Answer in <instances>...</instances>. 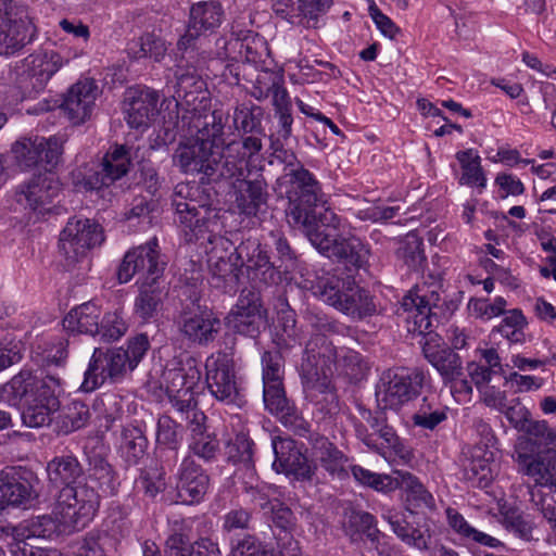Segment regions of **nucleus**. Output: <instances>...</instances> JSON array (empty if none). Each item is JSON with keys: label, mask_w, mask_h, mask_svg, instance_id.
I'll return each mask as SVG.
<instances>
[{"label": "nucleus", "mask_w": 556, "mask_h": 556, "mask_svg": "<svg viewBox=\"0 0 556 556\" xmlns=\"http://www.w3.org/2000/svg\"><path fill=\"white\" fill-rule=\"evenodd\" d=\"M287 216L302 228L318 252L342 263L349 270L365 268L369 249L356 237L339 233L340 218L327 205L319 181L313 174L300 170L291 174Z\"/></svg>", "instance_id": "nucleus-1"}, {"label": "nucleus", "mask_w": 556, "mask_h": 556, "mask_svg": "<svg viewBox=\"0 0 556 556\" xmlns=\"http://www.w3.org/2000/svg\"><path fill=\"white\" fill-rule=\"evenodd\" d=\"M199 187L178 184L173 193L172 205L175 208V222L190 233L189 241L199 240L208 233L207 267L211 275L210 283L224 293L236 292L240 281L241 267L237 258L235 241L214 233L219 224L220 210L197 200Z\"/></svg>", "instance_id": "nucleus-2"}, {"label": "nucleus", "mask_w": 556, "mask_h": 556, "mask_svg": "<svg viewBox=\"0 0 556 556\" xmlns=\"http://www.w3.org/2000/svg\"><path fill=\"white\" fill-rule=\"evenodd\" d=\"M46 471L49 483L60 489L58 505L65 522L76 531L87 527L99 509V494L84 481V465L68 453L50 459Z\"/></svg>", "instance_id": "nucleus-3"}, {"label": "nucleus", "mask_w": 556, "mask_h": 556, "mask_svg": "<svg viewBox=\"0 0 556 556\" xmlns=\"http://www.w3.org/2000/svg\"><path fill=\"white\" fill-rule=\"evenodd\" d=\"M60 379L47 375L37 378L30 369H22L0 388V402L22 407V420L26 427L40 428L51 421L60 408L56 391Z\"/></svg>", "instance_id": "nucleus-4"}, {"label": "nucleus", "mask_w": 556, "mask_h": 556, "mask_svg": "<svg viewBox=\"0 0 556 556\" xmlns=\"http://www.w3.org/2000/svg\"><path fill=\"white\" fill-rule=\"evenodd\" d=\"M337 349L327 336L313 333L306 342L300 376L306 400L321 412L332 413L339 407V399L331 381Z\"/></svg>", "instance_id": "nucleus-5"}, {"label": "nucleus", "mask_w": 556, "mask_h": 556, "mask_svg": "<svg viewBox=\"0 0 556 556\" xmlns=\"http://www.w3.org/2000/svg\"><path fill=\"white\" fill-rule=\"evenodd\" d=\"M150 349L147 334L139 333L127 340L126 349L115 348L103 351L96 348L84 375L80 390L92 392L106 380H122L127 371H132Z\"/></svg>", "instance_id": "nucleus-6"}, {"label": "nucleus", "mask_w": 556, "mask_h": 556, "mask_svg": "<svg viewBox=\"0 0 556 556\" xmlns=\"http://www.w3.org/2000/svg\"><path fill=\"white\" fill-rule=\"evenodd\" d=\"M28 8L16 0L0 4V55H13L36 37Z\"/></svg>", "instance_id": "nucleus-7"}, {"label": "nucleus", "mask_w": 556, "mask_h": 556, "mask_svg": "<svg viewBox=\"0 0 556 556\" xmlns=\"http://www.w3.org/2000/svg\"><path fill=\"white\" fill-rule=\"evenodd\" d=\"M191 526L182 519L169 523L164 543V556H220L217 543L208 538L192 541ZM142 556H162L160 547L152 541L142 544Z\"/></svg>", "instance_id": "nucleus-8"}, {"label": "nucleus", "mask_w": 556, "mask_h": 556, "mask_svg": "<svg viewBox=\"0 0 556 556\" xmlns=\"http://www.w3.org/2000/svg\"><path fill=\"white\" fill-rule=\"evenodd\" d=\"M103 241V228L98 222L74 216L60 233L59 252L64 257L66 266L71 267Z\"/></svg>", "instance_id": "nucleus-9"}, {"label": "nucleus", "mask_w": 556, "mask_h": 556, "mask_svg": "<svg viewBox=\"0 0 556 556\" xmlns=\"http://www.w3.org/2000/svg\"><path fill=\"white\" fill-rule=\"evenodd\" d=\"M236 257L239 258L241 269L245 267L251 287H274L282 281V270L270 261L267 247L257 238H242L236 245Z\"/></svg>", "instance_id": "nucleus-10"}, {"label": "nucleus", "mask_w": 556, "mask_h": 556, "mask_svg": "<svg viewBox=\"0 0 556 556\" xmlns=\"http://www.w3.org/2000/svg\"><path fill=\"white\" fill-rule=\"evenodd\" d=\"M226 319L233 332L257 338L267 324V309L264 306L261 290L255 287L242 289L237 304Z\"/></svg>", "instance_id": "nucleus-11"}, {"label": "nucleus", "mask_w": 556, "mask_h": 556, "mask_svg": "<svg viewBox=\"0 0 556 556\" xmlns=\"http://www.w3.org/2000/svg\"><path fill=\"white\" fill-rule=\"evenodd\" d=\"M166 263L161 258L156 238L129 250L117 268L119 283L129 282L136 275L142 282H156L163 275Z\"/></svg>", "instance_id": "nucleus-12"}, {"label": "nucleus", "mask_w": 556, "mask_h": 556, "mask_svg": "<svg viewBox=\"0 0 556 556\" xmlns=\"http://www.w3.org/2000/svg\"><path fill=\"white\" fill-rule=\"evenodd\" d=\"M426 380L422 370H388L377 386V400L384 408L397 409L420 394Z\"/></svg>", "instance_id": "nucleus-13"}, {"label": "nucleus", "mask_w": 556, "mask_h": 556, "mask_svg": "<svg viewBox=\"0 0 556 556\" xmlns=\"http://www.w3.org/2000/svg\"><path fill=\"white\" fill-rule=\"evenodd\" d=\"M135 148L127 143H113L101 162L83 177L86 190H100L109 187L128 174L132 165Z\"/></svg>", "instance_id": "nucleus-14"}, {"label": "nucleus", "mask_w": 556, "mask_h": 556, "mask_svg": "<svg viewBox=\"0 0 556 556\" xmlns=\"http://www.w3.org/2000/svg\"><path fill=\"white\" fill-rule=\"evenodd\" d=\"M359 418H353L355 435L368 448L383 454L387 448H396L400 444L399 437L393 427L388 424L383 410H371L362 404H357Z\"/></svg>", "instance_id": "nucleus-15"}, {"label": "nucleus", "mask_w": 556, "mask_h": 556, "mask_svg": "<svg viewBox=\"0 0 556 556\" xmlns=\"http://www.w3.org/2000/svg\"><path fill=\"white\" fill-rule=\"evenodd\" d=\"M174 324L180 336L201 346L213 342L220 327V320L212 311L193 301L181 306L174 318Z\"/></svg>", "instance_id": "nucleus-16"}, {"label": "nucleus", "mask_w": 556, "mask_h": 556, "mask_svg": "<svg viewBox=\"0 0 556 556\" xmlns=\"http://www.w3.org/2000/svg\"><path fill=\"white\" fill-rule=\"evenodd\" d=\"M17 166L23 169L39 168L50 172L61 160L62 144L56 138L23 137L12 146Z\"/></svg>", "instance_id": "nucleus-17"}, {"label": "nucleus", "mask_w": 556, "mask_h": 556, "mask_svg": "<svg viewBox=\"0 0 556 556\" xmlns=\"http://www.w3.org/2000/svg\"><path fill=\"white\" fill-rule=\"evenodd\" d=\"M40 479L31 469L12 467L0 475V513L9 506L26 507L39 496Z\"/></svg>", "instance_id": "nucleus-18"}, {"label": "nucleus", "mask_w": 556, "mask_h": 556, "mask_svg": "<svg viewBox=\"0 0 556 556\" xmlns=\"http://www.w3.org/2000/svg\"><path fill=\"white\" fill-rule=\"evenodd\" d=\"M224 15L225 12L219 1L193 3L189 10L187 29L177 42L178 50L186 51L194 48L200 37L213 34L222 25Z\"/></svg>", "instance_id": "nucleus-19"}, {"label": "nucleus", "mask_w": 556, "mask_h": 556, "mask_svg": "<svg viewBox=\"0 0 556 556\" xmlns=\"http://www.w3.org/2000/svg\"><path fill=\"white\" fill-rule=\"evenodd\" d=\"M254 155L249 154L242 144L228 142L223 152L219 149L216 150V157L211 161L213 166L207 173L206 184L226 182L232 187V182H238L240 178L245 177V173L252 170L249 167V161Z\"/></svg>", "instance_id": "nucleus-20"}, {"label": "nucleus", "mask_w": 556, "mask_h": 556, "mask_svg": "<svg viewBox=\"0 0 556 556\" xmlns=\"http://www.w3.org/2000/svg\"><path fill=\"white\" fill-rule=\"evenodd\" d=\"M441 294L437 290H429L416 286L403 296L402 307L413 314V326L408 331L424 334L431 330L432 319L438 320V311L441 308Z\"/></svg>", "instance_id": "nucleus-21"}, {"label": "nucleus", "mask_w": 556, "mask_h": 556, "mask_svg": "<svg viewBox=\"0 0 556 556\" xmlns=\"http://www.w3.org/2000/svg\"><path fill=\"white\" fill-rule=\"evenodd\" d=\"M235 205L240 214L255 217L268 205L269 187L263 173L252 169L238 182H232Z\"/></svg>", "instance_id": "nucleus-22"}, {"label": "nucleus", "mask_w": 556, "mask_h": 556, "mask_svg": "<svg viewBox=\"0 0 556 556\" xmlns=\"http://www.w3.org/2000/svg\"><path fill=\"white\" fill-rule=\"evenodd\" d=\"M206 384L210 393L220 403L240 407L243 397L240 394L232 359L218 357L206 363Z\"/></svg>", "instance_id": "nucleus-23"}, {"label": "nucleus", "mask_w": 556, "mask_h": 556, "mask_svg": "<svg viewBox=\"0 0 556 556\" xmlns=\"http://www.w3.org/2000/svg\"><path fill=\"white\" fill-rule=\"evenodd\" d=\"M100 93L93 78L79 79L63 96L60 108L73 125H81L91 118Z\"/></svg>", "instance_id": "nucleus-24"}, {"label": "nucleus", "mask_w": 556, "mask_h": 556, "mask_svg": "<svg viewBox=\"0 0 556 556\" xmlns=\"http://www.w3.org/2000/svg\"><path fill=\"white\" fill-rule=\"evenodd\" d=\"M61 191V184L54 174L45 172L34 176L15 192L16 202L34 212L45 214L51 212V204Z\"/></svg>", "instance_id": "nucleus-25"}, {"label": "nucleus", "mask_w": 556, "mask_h": 556, "mask_svg": "<svg viewBox=\"0 0 556 556\" xmlns=\"http://www.w3.org/2000/svg\"><path fill=\"white\" fill-rule=\"evenodd\" d=\"M86 462L84 481L94 488L101 497L114 496L118 493L121 480L115 467L108 456L96 447H84Z\"/></svg>", "instance_id": "nucleus-26"}, {"label": "nucleus", "mask_w": 556, "mask_h": 556, "mask_svg": "<svg viewBox=\"0 0 556 556\" xmlns=\"http://www.w3.org/2000/svg\"><path fill=\"white\" fill-rule=\"evenodd\" d=\"M263 117L264 110L253 103H241L235 108L233 126L241 134V139L232 142L242 144L249 154H257L262 150V137L265 136Z\"/></svg>", "instance_id": "nucleus-27"}, {"label": "nucleus", "mask_w": 556, "mask_h": 556, "mask_svg": "<svg viewBox=\"0 0 556 556\" xmlns=\"http://www.w3.org/2000/svg\"><path fill=\"white\" fill-rule=\"evenodd\" d=\"M210 488V476L190 455L186 456L176 472L177 495L182 503L198 504Z\"/></svg>", "instance_id": "nucleus-28"}, {"label": "nucleus", "mask_w": 556, "mask_h": 556, "mask_svg": "<svg viewBox=\"0 0 556 556\" xmlns=\"http://www.w3.org/2000/svg\"><path fill=\"white\" fill-rule=\"evenodd\" d=\"M422 353L427 361L439 371L443 382H452L464 375L460 356L447 346L440 345V337L434 332L420 334Z\"/></svg>", "instance_id": "nucleus-29"}, {"label": "nucleus", "mask_w": 556, "mask_h": 556, "mask_svg": "<svg viewBox=\"0 0 556 556\" xmlns=\"http://www.w3.org/2000/svg\"><path fill=\"white\" fill-rule=\"evenodd\" d=\"M216 157V150L192 139L180 142L173 155L174 165L185 174H199L200 182L206 184L207 173L212 167V160Z\"/></svg>", "instance_id": "nucleus-30"}, {"label": "nucleus", "mask_w": 556, "mask_h": 556, "mask_svg": "<svg viewBox=\"0 0 556 556\" xmlns=\"http://www.w3.org/2000/svg\"><path fill=\"white\" fill-rule=\"evenodd\" d=\"M189 114V116L182 117V123L186 118L189 119V134L192 140L206 143L215 150L225 144V118L222 111L214 110L204 114L190 112Z\"/></svg>", "instance_id": "nucleus-31"}, {"label": "nucleus", "mask_w": 556, "mask_h": 556, "mask_svg": "<svg viewBox=\"0 0 556 556\" xmlns=\"http://www.w3.org/2000/svg\"><path fill=\"white\" fill-rule=\"evenodd\" d=\"M311 446L315 462L332 478L343 480L349 477L346 470L349 457L323 434L311 437Z\"/></svg>", "instance_id": "nucleus-32"}, {"label": "nucleus", "mask_w": 556, "mask_h": 556, "mask_svg": "<svg viewBox=\"0 0 556 556\" xmlns=\"http://www.w3.org/2000/svg\"><path fill=\"white\" fill-rule=\"evenodd\" d=\"M414 511L400 513L389 510L384 519L391 526L394 534L405 544L414 546L420 551L429 548L431 535L429 529L415 522Z\"/></svg>", "instance_id": "nucleus-33"}, {"label": "nucleus", "mask_w": 556, "mask_h": 556, "mask_svg": "<svg viewBox=\"0 0 556 556\" xmlns=\"http://www.w3.org/2000/svg\"><path fill=\"white\" fill-rule=\"evenodd\" d=\"M159 94L149 88L129 91L125 101L126 122L131 128L148 127L157 113Z\"/></svg>", "instance_id": "nucleus-34"}, {"label": "nucleus", "mask_w": 556, "mask_h": 556, "mask_svg": "<svg viewBox=\"0 0 556 556\" xmlns=\"http://www.w3.org/2000/svg\"><path fill=\"white\" fill-rule=\"evenodd\" d=\"M348 286L337 311L357 321L378 314V303L370 291L358 286L354 279Z\"/></svg>", "instance_id": "nucleus-35"}, {"label": "nucleus", "mask_w": 556, "mask_h": 556, "mask_svg": "<svg viewBox=\"0 0 556 556\" xmlns=\"http://www.w3.org/2000/svg\"><path fill=\"white\" fill-rule=\"evenodd\" d=\"M0 531L16 541L30 538L52 539L60 533L59 521L50 515H42L23 520L17 526H0Z\"/></svg>", "instance_id": "nucleus-36"}, {"label": "nucleus", "mask_w": 556, "mask_h": 556, "mask_svg": "<svg viewBox=\"0 0 556 556\" xmlns=\"http://www.w3.org/2000/svg\"><path fill=\"white\" fill-rule=\"evenodd\" d=\"M271 9L277 17L304 28H317L321 17L306 0H274Z\"/></svg>", "instance_id": "nucleus-37"}, {"label": "nucleus", "mask_w": 556, "mask_h": 556, "mask_svg": "<svg viewBox=\"0 0 556 556\" xmlns=\"http://www.w3.org/2000/svg\"><path fill=\"white\" fill-rule=\"evenodd\" d=\"M181 440V426L167 415L160 416L156 422V444L164 464H176Z\"/></svg>", "instance_id": "nucleus-38"}, {"label": "nucleus", "mask_w": 556, "mask_h": 556, "mask_svg": "<svg viewBox=\"0 0 556 556\" xmlns=\"http://www.w3.org/2000/svg\"><path fill=\"white\" fill-rule=\"evenodd\" d=\"M342 523L345 534L352 541L365 535L371 543H376L381 536L375 516L351 505L344 508Z\"/></svg>", "instance_id": "nucleus-39"}, {"label": "nucleus", "mask_w": 556, "mask_h": 556, "mask_svg": "<svg viewBox=\"0 0 556 556\" xmlns=\"http://www.w3.org/2000/svg\"><path fill=\"white\" fill-rule=\"evenodd\" d=\"M101 317L100 307L93 302H86L71 309L63 319V327L72 333L97 336Z\"/></svg>", "instance_id": "nucleus-40"}, {"label": "nucleus", "mask_w": 556, "mask_h": 556, "mask_svg": "<svg viewBox=\"0 0 556 556\" xmlns=\"http://www.w3.org/2000/svg\"><path fill=\"white\" fill-rule=\"evenodd\" d=\"M168 397L174 409L180 415V418L191 427L192 432H201V430L204 429L206 416L199 408L194 391L177 389L176 393L168 394Z\"/></svg>", "instance_id": "nucleus-41"}, {"label": "nucleus", "mask_w": 556, "mask_h": 556, "mask_svg": "<svg viewBox=\"0 0 556 556\" xmlns=\"http://www.w3.org/2000/svg\"><path fill=\"white\" fill-rule=\"evenodd\" d=\"M164 296V289L159 281L141 282L134 303L135 315L143 321L155 318L162 309Z\"/></svg>", "instance_id": "nucleus-42"}, {"label": "nucleus", "mask_w": 556, "mask_h": 556, "mask_svg": "<svg viewBox=\"0 0 556 556\" xmlns=\"http://www.w3.org/2000/svg\"><path fill=\"white\" fill-rule=\"evenodd\" d=\"M35 78L37 88H45L50 78L61 68L62 58L54 51L30 54L22 60Z\"/></svg>", "instance_id": "nucleus-43"}, {"label": "nucleus", "mask_w": 556, "mask_h": 556, "mask_svg": "<svg viewBox=\"0 0 556 556\" xmlns=\"http://www.w3.org/2000/svg\"><path fill=\"white\" fill-rule=\"evenodd\" d=\"M144 431L135 425H126L121 431L119 453L128 465H138L148 448Z\"/></svg>", "instance_id": "nucleus-44"}, {"label": "nucleus", "mask_w": 556, "mask_h": 556, "mask_svg": "<svg viewBox=\"0 0 556 556\" xmlns=\"http://www.w3.org/2000/svg\"><path fill=\"white\" fill-rule=\"evenodd\" d=\"M271 513V521L278 532H274L277 540V545L280 551L294 547L298 544L293 540L292 530L295 526V517L293 511L279 500L273 503V506L267 510Z\"/></svg>", "instance_id": "nucleus-45"}, {"label": "nucleus", "mask_w": 556, "mask_h": 556, "mask_svg": "<svg viewBox=\"0 0 556 556\" xmlns=\"http://www.w3.org/2000/svg\"><path fill=\"white\" fill-rule=\"evenodd\" d=\"M352 277L345 278L337 275L326 274L321 277H317L311 286V290L316 298H319L328 305L336 309L341 302L343 294L348 289V282L352 281Z\"/></svg>", "instance_id": "nucleus-46"}, {"label": "nucleus", "mask_w": 556, "mask_h": 556, "mask_svg": "<svg viewBox=\"0 0 556 556\" xmlns=\"http://www.w3.org/2000/svg\"><path fill=\"white\" fill-rule=\"evenodd\" d=\"M396 257L412 270H422L427 264L424 241L416 232H408L399 243Z\"/></svg>", "instance_id": "nucleus-47"}, {"label": "nucleus", "mask_w": 556, "mask_h": 556, "mask_svg": "<svg viewBox=\"0 0 556 556\" xmlns=\"http://www.w3.org/2000/svg\"><path fill=\"white\" fill-rule=\"evenodd\" d=\"M265 245L273 252L275 257L273 262L279 270H282V275L294 268L298 260L296 252L281 230H271Z\"/></svg>", "instance_id": "nucleus-48"}, {"label": "nucleus", "mask_w": 556, "mask_h": 556, "mask_svg": "<svg viewBox=\"0 0 556 556\" xmlns=\"http://www.w3.org/2000/svg\"><path fill=\"white\" fill-rule=\"evenodd\" d=\"M446 515L450 527L464 540L489 547H497L502 545L501 541L496 538L471 527L463 515L455 509L448 508L446 510Z\"/></svg>", "instance_id": "nucleus-49"}, {"label": "nucleus", "mask_w": 556, "mask_h": 556, "mask_svg": "<svg viewBox=\"0 0 556 556\" xmlns=\"http://www.w3.org/2000/svg\"><path fill=\"white\" fill-rule=\"evenodd\" d=\"M399 486L405 491V502L407 511H413L415 508L434 506V500L430 492L426 490L422 483L412 473H403Z\"/></svg>", "instance_id": "nucleus-50"}, {"label": "nucleus", "mask_w": 556, "mask_h": 556, "mask_svg": "<svg viewBox=\"0 0 556 556\" xmlns=\"http://www.w3.org/2000/svg\"><path fill=\"white\" fill-rule=\"evenodd\" d=\"M255 444L248 434L240 432L226 445L227 460L241 465L248 470L254 469Z\"/></svg>", "instance_id": "nucleus-51"}, {"label": "nucleus", "mask_w": 556, "mask_h": 556, "mask_svg": "<svg viewBox=\"0 0 556 556\" xmlns=\"http://www.w3.org/2000/svg\"><path fill=\"white\" fill-rule=\"evenodd\" d=\"M129 56L134 59L151 58L160 62L166 51L165 41L153 33H146L138 40H134L127 48Z\"/></svg>", "instance_id": "nucleus-52"}, {"label": "nucleus", "mask_w": 556, "mask_h": 556, "mask_svg": "<svg viewBox=\"0 0 556 556\" xmlns=\"http://www.w3.org/2000/svg\"><path fill=\"white\" fill-rule=\"evenodd\" d=\"M456 159L463 169L459 184L484 188L486 178L480 164V156L472 149H468L457 152Z\"/></svg>", "instance_id": "nucleus-53"}, {"label": "nucleus", "mask_w": 556, "mask_h": 556, "mask_svg": "<svg viewBox=\"0 0 556 556\" xmlns=\"http://www.w3.org/2000/svg\"><path fill=\"white\" fill-rule=\"evenodd\" d=\"M528 321L522 312L514 308L507 312L501 324L492 330V334H500L510 343H523L526 340L525 328Z\"/></svg>", "instance_id": "nucleus-54"}, {"label": "nucleus", "mask_w": 556, "mask_h": 556, "mask_svg": "<svg viewBox=\"0 0 556 556\" xmlns=\"http://www.w3.org/2000/svg\"><path fill=\"white\" fill-rule=\"evenodd\" d=\"M263 400L266 409L279 418L293 412L295 407L293 402L286 396L283 381L263 384Z\"/></svg>", "instance_id": "nucleus-55"}, {"label": "nucleus", "mask_w": 556, "mask_h": 556, "mask_svg": "<svg viewBox=\"0 0 556 556\" xmlns=\"http://www.w3.org/2000/svg\"><path fill=\"white\" fill-rule=\"evenodd\" d=\"M271 446L275 454L273 467L277 472H285L303 453L296 441L291 438L275 437Z\"/></svg>", "instance_id": "nucleus-56"}, {"label": "nucleus", "mask_w": 556, "mask_h": 556, "mask_svg": "<svg viewBox=\"0 0 556 556\" xmlns=\"http://www.w3.org/2000/svg\"><path fill=\"white\" fill-rule=\"evenodd\" d=\"M271 149H273V156L280 163L285 164L286 167H289V172L283 174L281 177L278 178V187L281 192L286 195L287 200L289 201L288 191L290 188V182L286 181L291 174H295L300 170H306L308 174H312L308 169H306L298 160L295 153L290 150L286 149L280 142L279 139L271 142Z\"/></svg>", "instance_id": "nucleus-57"}, {"label": "nucleus", "mask_w": 556, "mask_h": 556, "mask_svg": "<svg viewBox=\"0 0 556 556\" xmlns=\"http://www.w3.org/2000/svg\"><path fill=\"white\" fill-rule=\"evenodd\" d=\"M128 325L125 321L122 312H108L100 318L99 332L101 340L112 342L121 339L127 331Z\"/></svg>", "instance_id": "nucleus-58"}, {"label": "nucleus", "mask_w": 556, "mask_h": 556, "mask_svg": "<svg viewBox=\"0 0 556 556\" xmlns=\"http://www.w3.org/2000/svg\"><path fill=\"white\" fill-rule=\"evenodd\" d=\"M261 363L263 384L283 381L285 359L280 351H264Z\"/></svg>", "instance_id": "nucleus-59"}, {"label": "nucleus", "mask_w": 556, "mask_h": 556, "mask_svg": "<svg viewBox=\"0 0 556 556\" xmlns=\"http://www.w3.org/2000/svg\"><path fill=\"white\" fill-rule=\"evenodd\" d=\"M203 431L204 429H202L201 432H193L199 437H193L189 444V450L194 456H198L206 463H211L217 458L220 450L219 441L215 435L204 434Z\"/></svg>", "instance_id": "nucleus-60"}, {"label": "nucleus", "mask_w": 556, "mask_h": 556, "mask_svg": "<svg viewBox=\"0 0 556 556\" xmlns=\"http://www.w3.org/2000/svg\"><path fill=\"white\" fill-rule=\"evenodd\" d=\"M506 304V300L502 296L495 298L493 303H489L484 299H471L468 303V309L477 318L490 319L504 314Z\"/></svg>", "instance_id": "nucleus-61"}, {"label": "nucleus", "mask_w": 556, "mask_h": 556, "mask_svg": "<svg viewBox=\"0 0 556 556\" xmlns=\"http://www.w3.org/2000/svg\"><path fill=\"white\" fill-rule=\"evenodd\" d=\"M231 556H269L265 545L252 534L231 541Z\"/></svg>", "instance_id": "nucleus-62"}, {"label": "nucleus", "mask_w": 556, "mask_h": 556, "mask_svg": "<svg viewBox=\"0 0 556 556\" xmlns=\"http://www.w3.org/2000/svg\"><path fill=\"white\" fill-rule=\"evenodd\" d=\"M10 79L20 90L23 98L33 97L43 89L35 86V78L30 75L29 71L26 70L23 61L18 62L13 70H11Z\"/></svg>", "instance_id": "nucleus-63"}, {"label": "nucleus", "mask_w": 556, "mask_h": 556, "mask_svg": "<svg viewBox=\"0 0 556 556\" xmlns=\"http://www.w3.org/2000/svg\"><path fill=\"white\" fill-rule=\"evenodd\" d=\"M503 526L518 538L530 541L532 539V526L517 509H507L503 514Z\"/></svg>", "instance_id": "nucleus-64"}]
</instances>
